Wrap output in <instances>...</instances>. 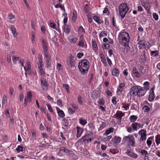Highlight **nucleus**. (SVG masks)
<instances>
[{
    "label": "nucleus",
    "mask_w": 160,
    "mask_h": 160,
    "mask_svg": "<svg viewBox=\"0 0 160 160\" xmlns=\"http://www.w3.org/2000/svg\"><path fill=\"white\" fill-rule=\"evenodd\" d=\"M150 83L147 81L144 82L143 84L144 87L143 89H144L146 92L149 89Z\"/></svg>",
    "instance_id": "21"
},
{
    "label": "nucleus",
    "mask_w": 160,
    "mask_h": 160,
    "mask_svg": "<svg viewBox=\"0 0 160 160\" xmlns=\"http://www.w3.org/2000/svg\"><path fill=\"white\" fill-rule=\"evenodd\" d=\"M62 123L64 126L67 127L69 125L68 120L65 118H63L62 120Z\"/></svg>",
    "instance_id": "37"
},
{
    "label": "nucleus",
    "mask_w": 160,
    "mask_h": 160,
    "mask_svg": "<svg viewBox=\"0 0 160 160\" xmlns=\"http://www.w3.org/2000/svg\"><path fill=\"white\" fill-rule=\"evenodd\" d=\"M50 26L53 28L55 29L56 24L53 21H51L49 24Z\"/></svg>",
    "instance_id": "46"
},
{
    "label": "nucleus",
    "mask_w": 160,
    "mask_h": 160,
    "mask_svg": "<svg viewBox=\"0 0 160 160\" xmlns=\"http://www.w3.org/2000/svg\"><path fill=\"white\" fill-rule=\"evenodd\" d=\"M79 122L80 124L83 126L85 125L87 123L86 120H85L83 119L82 118H79Z\"/></svg>",
    "instance_id": "38"
},
{
    "label": "nucleus",
    "mask_w": 160,
    "mask_h": 160,
    "mask_svg": "<svg viewBox=\"0 0 160 160\" xmlns=\"http://www.w3.org/2000/svg\"><path fill=\"white\" fill-rule=\"evenodd\" d=\"M7 61L8 62L10 63L11 62V56L9 55H7Z\"/></svg>",
    "instance_id": "62"
},
{
    "label": "nucleus",
    "mask_w": 160,
    "mask_h": 160,
    "mask_svg": "<svg viewBox=\"0 0 160 160\" xmlns=\"http://www.w3.org/2000/svg\"><path fill=\"white\" fill-rule=\"evenodd\" d=\"M63 87L66 89L67 93H69V86L68 84H64L63 85Z\"/></svg>",
    "instance_id": "48"
},
{
    "label": "nucleus",
    "mask_w": 160,
    "mask_h": 160,
    "mask_svg": "<svg viewBox=\"0 0 160 160\" xmlns=\"http://www.w3.org/2000/svg\"><path fill=\"white\" fill-rule=\"evenodd\" d=\"M139 72L142 76L145 74L146 70L142 66H140L139 67Z\"/></svg>",
    "instance_id": "20"
},
{
    "label": "nucleus",
    "mask_w": 160,
    "mask_h": 160,
    "mask_svg": "<svg viewBox=\"0 0 160 160\" xmlns=\"http://www.w3.org/2000/svg\"><path fill=\"white\" fill-rule=\"evenodd\" d=\"M118 9L121 18L123 19L129 10L128 5L125 3H122L119 6Z\"/></svg>",
    "instance_id": "3"
},
{
    "label": "nucleus",
    "mask_w": 160,
    "mask_h": 160,
    "mask_svg": "<svg viewBox=\"0 0 160 160\" xmlns=\"http://www.w3.org/2000/svg\"><path fill=\"white\" fill-rule=\"evenodd\" d=\"M129 39V33L125 31L120 32L118 36V39L120 43L126 47L128 46Z\"/></svg>",
    "instance_id": "1"
},
{
    "label": "nucleus",
    "mask_w": 160,
    "mask_h": 160,
    "mask_svg": "<svg viewBox=\"0 0 160 160\" xmlns=\"http://www.w3.org/2000/svg\"><path fill=\"white\" fill-rule=\"evenodd\" d=\"M63 30L65 32L68 34L70 31V27L68 25L65 24L63 26Z\"/></svg>",
    "instance_id": "19"
},
{
    "label": "nucleus",
    "mask_w": 160,
    "mask_h": 160,
    "mask_svg": "<svg viewBox=\"0 0 160 160\" xmlns=\"http://www.w3.org/2000/svg\"><path fill=\"white\" fill-rule=\"evenodd\" d=\"M55 8H60L62 10H63L64 12H65V9L64 5L62 6V4L60 3L59 4H57L55 6Z\"/></svg>",
    "instance_id": "29"
},
{
    "label": "nucleus",
    "mask_w": 160,
    "mask_h": 160,
    "mask_svg": "<svg viewBox=\"0 0 160 160\" xmlns=\"http://www.w3.org/2000/svg\"><path fill=\"white\" fill-rule=\"evenodd\" d=\"M137 92V95L138 97H142L143 96L146 92L143 88L142 87L138 86V90Z\"/></svg>",
    "instance_id": "8"
},
{
    "label": "nucleus",
    "mask_w": 160,
    "mask_h": 160,
    "mask_svg": "<svg viewBox=\"0 0 160 160\" xmlns=\"http://www.w3.org/2000/svg\"><path fill=\"white\" fill-rule=\"evenodd\" d=\"M47 106L48 107V109L49 111L52 113H53V111L51 105L50 104H47Z\"/></svg>",
    "instance_id": "57"
},
{
    "label": "nucleus",
    "mask_w": 160,
    "mask_h": 160,
    "mask_svg": "<svg viewBox=\"0 0 160 160\" xmlns=\"http://www.w3.org/2000/svg\"><path fill=\"white\" fill-rule=\"evenodd\" d=\"M119 72L117 68L114 69L112 72V75L114 76H118L119 74Z\"/></svg>",
    "instance_id": "28"
},
{
    "label": "nucleus",
    "mask_w": 160,
    "mask_h": 160,
    "mask_svg": "<svg viewBox=\"0 0 160 160\" xmlns=\"http://www.w3.org/2000/svg\"><path fill=\"white\" fill-rule=\"evenodd\" d=\"M122 105H123L122 107L126 110H127L129 109L130 104L128 103H122Z\"/></svg>",
    "instance_id": "42"
},
{
    "label": "nucleus",
    "mask_w": 160,
    "mask_h": 160,
    "mask_svg": "<svg viewBox=\"0 0 160 160\" xmlns=\"http://www.w3.org/2000/svg\"><path fill=\"white\" fill-rule=\"evenodd\" d=\"M93 19L98 23L100 24L102 23V21L100 20V18L98 16H94L93 17Z\"/></svg>",
    "instance_id": "31"
},
{
    "label": "nucleus",
    "mask_w": 160,
    "mask_h": 160,
    "mask_svg": "<svg viewBox=\"0 0 160 160\" xmlns=\"http://www.w3.org/2000/svg\"><path fill=\"white\" fill-rule=\"evenodd\" d=\"M23 147L21 146L20 145H19L18 146L17 148H16V150L17 151V152H20V151H23Z\"/></svg>",
    "instance_id": "45"
},
{
    "label": "nucleus",
    "mask_w": 160,
    "mask_h": 160,
    "mask_svg": "<svg viewBox=\"0 0 160 160\" xmlns=\"http://www.w3.org/2000/svg\"><path fill=\"white\" fill-rule=\"evenodd\" d=\"M154 137H149L147 141V143L148 146L150 147L152 144V141L153 140Z\"/></svg>",
    "instance_id": "22"
},
{
    "label": "nucleus",
    "mask_w": 160,
    "mask_h": 160,
    "mask_svg": "<svg viewBox=\"0 0 160 160\" xmlns=\"http://www.w3.org/2000/svg\"><path fill=\"white\" fill-rule=\"evenodd\" d=\"M142 109L145 112H148L150 111V108L147 105H144L142 107Z\"/></svg>",
    "instance_id": "39"
},
{
    "label": "nucleus",
    "mask_w": 160,
    "mask_h": 160,
    "mask_svg": "<svg viewBox=\"0 0 160 160\" xmlns=\"http://www.w3.org/2000/svg\"><path fill=\"white\" fill-rule=\"evenodd\" d=\"M112 140L114 143L117 144L120 142L121 138L119 137H117L116 136L115 137L114 139L112 138Z\"/></svg>",
    "instance_id": "25"
},
{
    "label": "nucleus",
    "mask_w": 160,
    "mask_h": 160,
    "mask_svg": "<svg viewBox=\"0 0 160 160\" xmlns=\"http://www.w3.org/2000/svg\"><path fill=\"white\" fill-rule=\"evenodd\" d=\"M59 149V151L58 153V154L59 155L61 156L62 153H64L67 154L69 152V150L65 148L64 147H61Z\"/></svg>",
    "instance_id": "10"
},
{
    "label": "nucleus",
    "mask_w": 160,
    "mask_h": 160,
    "mask_svg": "<svg viewBox=\"0 0 160 160\" xmlns=\"http://www.w3.org/2000/svg\"><path fill=\"white\" fill-rule=\"evenodd\" d=\"M92 48L94 51L96 52L98 50L96 42L95 41H93L92 42Z\"/></svg>",
    "instance_id": "32"
},
{
    "label": "nucleus",
    "mask_w": 160,
    "mask_h": 160,
    "mask_svg": "<svg viewBox=\"0 0 160 160\" xmlns=\"http://www.w3.org/2000/svg\"><path fill=\"white\" fill-rule=\"evenodd\" d=\"M126 153L129 157L136 159L138 158V155L137 154L134 153L133 152L130 150H127Z\"/></svg>",
    "instance_id": "13"
},
{
    "label": "nucleus",
    "mask_w": 160,
    "mask_h": 160,
    "mask_svg": "<svg viewBox=\"0 0 160 160\" xmlns=\"http://www.w3.org/2000/svg\"><path fill=\"white\" fill-rule=\"evenodd\" d=\"M139 152L142 155L144 156L145 157H146V155L148 154L147 151L144 149L141 150L139 151Z\"/></svg>",
    "instance_id": "34"
},
{
    "label": "nucleus",
    "mask_w": 160,
    "mask_h": 160,
    "mask_svg": "<svg viewBox=\"0 0 160 160\" xmlns=\"http://www.w3.org/2000/svg\"><path fill=\"white\" fill-rule=\"evenodd\" d=\"M77 12L76 10H74L73 12L72 16V21L73 22H75L77 18Z\"/></svg>",
    "instance_id": "27"
},
{
    "label": "nucleus",
    "mask_w": 160,
    "mask_h": 160,
    "mask_svg": "<svg viewBox=\"0 0 160 160\" xmlns=\"http://www.w3.org/2000/svg\"><path fill=\"white\" fill-rule=\"evenodd\" d=\"M154 88H151L150 90V94L148 98V100L150 102L152 101L154 98Z\"/></svg>",
    "instance_id": "9"
},
{
    "label": "nucleus",
    "mask_w": 160,
    "mask_h": 160,
    "mask_svg": "<svg viewBox=\"0 0 160 160\" xmlns=\"http://www.w3.org/2000/svg\"><path fill=\"white\" fill-rule=\"evenodd\" d=\"M19 62L21 63V66L22 67H24V61L23 59H22L21 58L20 59H19Z\"/></svg>",
    "instance_id": "64"
},
{
    "label": "nucleus",
    "mask_w": 160,
    "mask_h": 160,
    "mask_svg": "<svg viewBox=\"0 0 160 160\" xmlns=\"http://www.w3.org/2000/svg\"><path fill=\"white\" fill-rule=\"evenodd\" d=\"M124 116V114L121 111L117 112L115 114V116L117 119L120 122L121 121L122 117Z\"/></svg>",
    "instance_id": "14"
},
{
    "label": "nucleus",
    "mask_w": 160,
    "mask_h": 160,
    "mask_svg": "<svg viewBox=\"0 0 160 160\" xmlns=\"http://www.w3.org/2000/svg\"><path fill=\"white\" fill-rule=\"evenodd\" d=\"M78 39L77 38H73L71 40L70 43L73 44H75L78 40Z\"/></svg>",
    "instance_id": "52"
},
{
    "label": "nucleus",
    "mask_w": 160,
    "mask_h": 160,
    "mask_svg": "<svg viewBox=\"0 0 160 160\" xmlns=\"http://www.w3.org/2000/svg\"><path fill=\"white\" fill-rule=\"evenodd\" d=\"M125 142L128 145L131 146L132 147L134 146L135 145V139L132 135H128V136H125L123 138Z\"/></svg>",
    "instance_id": "4"
},
{
    "label": "nucleus",
    "mask_w": 160,
    "mask_h": 160,
    "mask_svg": "<svg viewBox=\"0 0 160 160\" xmlns=\"http://www.w3.org/2000/svg\"><path fill=\"white\" fill-rule=\"evenodd\" d=\"M102 47L103 49L108 50L110 48V45L108 43H104L102 44Z\"/></svg>",
    "instance_id": "35"
},
{
    "label": "nucleus",
    "mask_w": 160,
    "mask_h": 160,
    "mask_svg": "<svg viewBox=\"0 0 160 160\" xmlns=\"http://www.w3.org/2000/svg\"><path fill=\"white\" fill-rule=\"evenodd\" d=\"M89 62L86 59H84L79 62L78 67L82 74H84L87 72L89 67Z\"/></svg>",
    "instance_id": "2"
},
{
    "label": "nucleus",
    "mask_w": 160,
    "mask_h": 160,
    "mask_svg": "<svg viewBox=\"0 0 160 160\" xmlns=\"http://www.w3.org/2000/svg\"><path fill=\"white\" fill-rule=\"evenodd\" d=\"M137 119V117L134 115H132L130 117V121L132 122H134Z\"/></svg>",
    "instance_id": "40"
},
{
    "label": "nucleus",
    "mask_w": 160,
    "mask_h": 160,
    "mask_svg": "<svg viewBox=\"0 0 160 160\" xmlns=\"http://www.w3.org/2000/svg\"><path fill=\"white\" fill-rule=\"evenodd\" d=\"M42 44L43 47H48L47 42L44 39L42 40Z\"/></svg>",
    "instance_id": "50"
},
{
    "label": "nucleus",
    "mask_w": 160,
    "mask_h": 160,
    "mask_svg": "<svg viewBox=\"0 0 160 160\" xmlns=\"http://www.w3.org/2000/svg\"><path fill=\"white\" fill-rule=\"evenodd\" d=\"M51 58H49L46 59V63L47 65V67L49 68L51 67Z\"/></svg>",
    "instance_id": "36"
},
{
    "label": "nucleus",
    "mask_w": 160,
    "mask_h": 160,
    "mask_svg": "<svg viewBox=\"0 0 160 160\" xmlns=\"http://www.w3.org/2000/svg\"><path fill=\"white\" fill-rule=\"evenodd\" d=\"M44 56L46 58V59L49 58H51V55L49 54L48 52L44 53Z\"/></svg>",
    "instance_id": "53"
},
{
    "label": "nucleus",
    "mask_w": 160,
    "mask_h": 160,
    "mask_svg": "<svg viewBox=\"0 0 160 160\" xmlns=\"http://www.w3.org/2000/svg\"><path fill=\"white\" fill-rule=\"evenodd\" d=\"M15 16L12 13H9L8 16V18L10 20H11L13 18H14Z\"/></svg>",
    "instance_id": "58"
},
{
    "label": "nucleus",
    "mask_w": 160,
    "mask_h": 160,
    "mask_svg": "<svg viewBox=\"0 0 160 160\" xmlns=\"http://www.w3.org/2000/svg\"><path fill=\"white\" fill-rule=\"evenodd\" d=\"M77 138L80 137L82 134V133L84 130V129L79 127H77Z\"/></svg>",
    "instance_id": "15"
},
{
    "label": "nucleus",
    "mask_w": 160,
    "mask_h": 160,
    "mask_svg": "<svg viewBox=\"0 0 160 160\" xmlns=\"http://www.w3.org/2000/svg\"><path fill=\"white\" fill-rule=\"evenodd\" d=\"M10 28L12 31L13 36L14 37H16L17 36V33L16 32V29L15 27L14 26L12 25L11 26Z\"/></svg>",
    "instance_id": "23"
},
{
    "label": "nucleus",
    "mask_w": 160,
    "mask_h": 160,
    "mask_svg": "<svg viewBox=\"0 0 160 160\" xmlns=\"http://www.w3.org/2000/svg\"><path fill=\"white\" fill-rule=\"evenodd\" d=\"M125 85V84L124 83H122L120 84L118 88L117 92L121 93L123 90Z\"/></svg>",
    "instance_id": "17"
},
{
    "label": "nucleus",
    "mask_w": 160,
    "mask_h": 160,
    "mask_svg": "<svg viewBox=\"0 0 160 160\" xmlns=\"http://www.w3.org/2000/svg\"><path fill=\"white\" fill-rule=\"evenodd\" d=\"M107 34L105 31H102L99 34V37L100 38L103 37L104 36H106Z\"/></svg>",
    "instance_id": "49"
},
{
    "label": "nucleus",
    "mask_w": 160,
    "mask_h": 160,
    "mask_svg": "<svg viewBox=\"0 0 160 160\" xmlns=\"http://www.w3.org/2000/svg\"><path fill=\"white\" fill-rule=\"evenodd\" d=\"M32 93L31 92H29L27 94V96L26 97V98L28 100L29 102H30L32 100Z\"/></svg>",
    "instance_id": "30"
},
{
    "label": "nucleus",
    "mask_w": 160,
    "mask_h": 160,
    "mask_svg": "<svg viewBox=\"0 0 160 160\" xmlns=\"http://www.w3.org/2000/svg\"><path fill=\"white\" fill-rule=\"evenodd\" d=\"M98 102L99 104L102 105L104 104V101L102 98L101 99H99L98 100Z\"/></svg>",
    "instance_id": "56"
},
{
    "label": "nucleus",
    "mask_w": 160,
    "mask_h": 160,
    "mask_svg": "<svg viewBox=\"0 0 160 160\" xmlns=\"http://www.w3.org/2000/svg\"><path fill=\"white\" fill-rule=\"evenodd\" d=\"M118 152V150L117 149H113L112 150H111V152L113 154H115Z\"/></svg>",
    "instance_id": "59"
},
{
    "label": "nucleus",
    "mask_w": 160,
    "mask_h": 160,
    "mask_svg": "<svg viewBox=\"0 0 160 160\" xmlns=\"http://www.w3.org/2000/svg\"><path fill=\"white\" fill-rule=\"evenodd\" d=\"M41 85L42 89L45 90H47L48 89V84L46 79L42 78H41Z\"/></svg>",
    "instance_id": "7"
},
{
    "label": "nucleus",
    "mask_w": 160,
    "mask_h": 160,
    "mask_svg": "<svg viewBox=\"0 0 160 160\" xmlns=\"http://www.w3.org/2000/svg\"><path fill=\"white\" fill-rule=\"evenodd\" d=\"M78 103L79 104H82V98L79 95L78 96Z\"/></svg>",
    "instance_id": "61"
},
{
    "label": "nucleus",
    "mask_w": 160,
    "mask_h": 160,
    "mask_svg": "<svg viewBox=\"0 0 160 160\" xmlns=\"http://www.w3.org/2000/svg\"><path fill=\"white\" fill-rule=\"evenodd\" d=\"M90 134H88L84 137H82V138L84 140V141H86L87 143L88 142H91L92 139L91 138H89L88 136Z\"/></svg>",
    "instance_id": "24"
},
{
    "label": "nucleus",
    "mask_w": 160,
    "mask_h": 160,
    "mask_svg": "<svg viewBox=\"0 0 160 160\" xmlns=\"http://www.w3.org/2000/svg\"><path fill=\"white\" fill-rule=\"evenodd\" d=\"M138 48L141 49L142 48H144L147 50L151 47L150 44L145 40H140L138 42Z\"/></svg>",
    "instance_id": "5"
},
{
    "label": "nucleus",
    "mask_w": 160,
    "mask_h": 160,
    "mask_svg": "<svg viewBox=\"0 0 160 160\" xmlns=\"http://www.w3.org/2000/svg\"><path fill=\"white\" fill-rule=\"evenodd\" d=\"M57 104L61 107H62L63 104L62 101L60 99H58L57 101Z\"/></svg>",
    "instance_id": "60"
},
{
    "label": "nucleus",
    "mask_w": 160,
    "mask_h": 160,
    "mask_svg": "<svg viewBox=\"0 0 160 160\" xmlns=\"http://www.w3.org/2000/svg\"><path fill=\"white\" fill-rule=\"evenodd\" d=\"M151 56L153 57H157L159 56L158 51L157 50L152 51L150 53Z\"/></svg>",
    "instance_id": "26"
},
{
    "label": "nucleus",
    "mask_w": 160,
    "mask_h": 160,
    "mask_svg": "<svg viewBox=\"0 0 160 160\" xmlns=\"http://www.w3.org/2000/svg\"><path fill=\"white\" fill-rule=\"evenodd\" d=\"M117 98L115 97H113L112 98V102L114 104L116 105L117 104Z\"/></svg>",
    "instance_id": "55"
},
{
    "label": "nucleus",
    "mask_w": 160,
    "mask_h": 160,
    "mask_svg": "<svg viewBox=\"0 0 160 160\" xmlns=\"http://www.w3.org/2000/svg\"><path fill=\"white\" fill-rule=\"evenodd\" d=\"M147 132L146 130L142 129L141 130L138 132V134L141 135L140 141L141 142L146 140L147 138Z\"/></svg>",
    "instance_id": "6"
},
{
    "label": "nucleus",
    "mask_w": 160,
    "mask_h": 160,
    "mask_svg": "<svg viewBox=\"0 0 160 160\" xmlns=\"http://www.w3.org/2000/svg\"><path fill=\"white\" fill-rule=\"evenodd\" d=\"M132 72L134 76L137 78L142 77L139 70H137L136 68L135 67L133 68Z\"/></svg>",
    "instance_id": "12"
},
{
    "label": "nucleus",
    "mask_w": 160,
    "mask_h": 160,
    "mask_svg": "<svg viewBox=\"0 0 160 160\" xmlns=\"http://www.w3.org/2000/svg\"><path fill=\"white\" fill-rule=\"evenodd\" d=\"M153 17L155 20H157L158 19V16L156 13L154 12L152 14Z\"/></svg>",
    "instance_id": "51"
},
{
    "label": "nucleus",
    "mask_w": 160,
    "mask_h": 160,
    "mask_svg": "<svg viewBox=\"0 0 160 160\" xmlns=\"http://www.w3.org/2000/svg\"><path fill=\"white\" fill-rule=\"evenodd\" d=\"M9 90H10V94L12 96L13 94V93L14 91V89L12 87H10L9 88Z\"/></svg>",
    "instance_id": "63"
},
{
    "label": "nucleus",
    "mask_w": 160,
    "mask_h": 160,
    "mask_svg": "<svg viewBox=\"0 0 160 160\" xmlns=\"http://www.w3.org/2000/svg\"><path fill=\"white\" fill-rule=\"evenodd\" d=\"M138 86H134L132 88L129 92L130 95L136 96L138 91Z\"/></svg>",
    "instance_id": "11"
},
{
    "label": "nucleus",
    "mask_w": 160,
    "mask_h": 160,
    "mask_svg": "<svg viewBox=\"0 0 160 160\" xmlns=\"http://www.w3.org/2000/svg\"><path fill=\"white\" fill-rule=\"evenodd\" d=\"M84 42L82 39H81L79 40V43H78V45L79 46H80L82 47H84Z\"/></svg>",
    "instance_id": "54"
},
{
    "label": "nucleus",
    "mask_w": 160,
    "mask_h": 160,
    "mask_svg": "<svg viewBox=\"0 0 160 160\" xmlns=\"http://www.w3.org/2000/svg\"><path fill=\"white\" fill-rule=\"evenodd\" d=\"M73 56L71 57L69 59L68 61V65H70L71 68H73L74 67L75 62L74 60Z\"/></svg>",
    "instance_id": "16"
},
{
    "label": "nucleus",
    "mask_w": 160,
    "mask_h": 160,
    "mask_svg": "<svg viewBox=\"0 0 160 160\" xmlns=\"http://www.w3.org/2000/svg\"><path fill=\"white\" fill-rule=\"evenodd\" d=\"M58 114L60 117L63 118L65 116V114L62 110H60L59 108L58 107H56Z\"/></svg>",
    "instance_id": "18"
},
{
    "label": "nucleus",
    "mask_w": 160,
    "mask_h": 160,
    "mask_svg": "<svg viewBox=\"0 0 160 160\" xmlns=\"http://www.w3.org/2000/svg\"><path fill=\"white\" fill-rule=\"evenodd\" d=\"M138 125V123L137 122H134L133 123L132 125L131 126L132 128L133 129L135 130H137V126Z\"/></svg>",
    "instance_id": "43"
},
{
    "label": "nucleus",
    "mask_w": 160,
    "mask_h": 160,
    "mask_svg": "<svg viewBox=\"0 0 160 160\" xmlns=\"http://www.w3.org/2000/svg\"><path fill=\"white\" fill-rule=\"evenodd\" d=\"M145 10L147 12H148L150 11V7L147 4H145L143 5Z\"/></svg>",
    "instance_id": "47"
},
{
    "label": "nucleus",
    "mask_w": 160,
    "mask_h": 160,
    "mask_svg": "<svg viewBox=\"0 0 160 160\" xmlns=\"http://www.w3.org/2000/svg\"><path fill=\"white\" fill-rule=\"evenodd\" d=\"M39 63H38V66H40L41 67H42L43 66V63L42 60V57L41 56V58H39Z\"/></svg>",
    "instance_id": "41"
},
{
    "label": "nucleus",
    "mask_w": 160,
    "mask_h": 160,
    "mask_svg": "<svg viewBox=\"0 0 160 160\" xmlns=\"http://www.w3.org/2000/svg\"><path fill=\"white\" fill-rule=\"evenodd\" d=\"M12 61H13V63L15 64H16L17 61L19 59V57H17L15 56H12Z\"/></svg>",
    "instance_id": "44"
},
{
    "label": "nucleus",
    "mask_w": 160,
    "mask_h": 160,
    "mask_svg": "<svg viewBox=\"0 0 160 160\" xmlns=\"http://www.w3.org/2000/svg\"><path fill=\"white\" fill-rule=\"evenodd\" d=\"M155 142L157 145L160 143V134L158 135L155 137Z\"/></svg>",
    "instance_id": "33"
}]
</instances>
